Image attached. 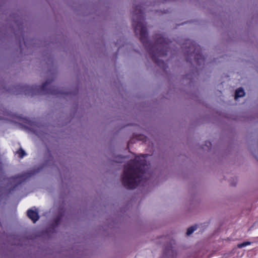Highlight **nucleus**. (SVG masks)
Here are the masks:
<instances>
[{
  "label": "nucleus",
  "instance_id": "f257e3e1",
  "mask_svg": "<svg viewBox=\"0 0 258 258\" xmlns=\"http://www.w3.org/2000/svg\"><path fill=\"white\" fill-rule=\"evenodd\" d=\"M146 160L144 156H138L125 166L122 182L127 188H135L143 179Z\"/></svg>",
  "mask_w": 258,
  "mask_h": 258
},
{
  "label": "nucleus",
  "instance_id": "f03ea898",
  "mask_svg": "<svg viewBox=\"0 0 258 258\" xmlns=\"http://www.w3.org/2000/svg\"><path fill=\"white\" fill-rule=\"evenodd\" d=\"M137 11L133 18V26L137 35H140L141 40L144 43L147 40V32L143 23V16L140 13V8Z\"/></svg>",
  "mask_w": 258,
  "mask_h": 258
},
{
  "label": "nucleus",
  "instance_id": "7ed1b4c3",
  "mask_svg": "<svg viewBox=\"0 0 258 258\" xmlns=\"http://www.w3.org/2000/svg\"><path fill=\"white\" fill-rule=\"evenodd\" d=\"M178 252L176 249L172 248H166L163 253V258H176Z\"/></svg>",
  "mask_w": 258,
  "mask_h": 258
},
{
  "label": "nucleus",
  "instance_id": "20e7f679",
  "mask_svg": "<svg viewBox=\"0 0 258 258\" xmlns=\"http://www.w3.org/2000/svg\"><path fill=\"white\" fill-rule=\"evenodd\" d=\"M27 215L28 217L31 219L34 223L36 222L39 219V216L37 212L32 210H29L27 211Z\"/></svg>",
  "mask_w": 258,
  "mask_h": 258
},
{
  "label": "nucleus",
  "instance_id": "39448f33",
  "mask_svg": "<svg viewBox=\"0 0 258 258\" xmlns=\"http://www.w3.org/2000/svg\"><path fill=\"white\" fill-rule=\"evenodd\" d=\"M49 83L50 82L48 81L44 83L41 88V92H42L43 93L56 94L54 90H52L51 89L47 90L49 87Z\"/></svg>",
  "mask_w": 258,
  "mask_h": 258
},
{
  "label": "nucleus",
  "instance_id": "423d86ee",
  "mask_svg": "<svg viewBox=\"0 0 258 258\" xmlns=\"http://www.w3.org/2000/svg\"><path fill=\"white\" fill-rule=\"evenodd\" d=\"M244 95L245 93L244 90L242 89L239 88L236 90L235 99H237L239 97H243L244 96Z\"/></svg>",
  "mask_w": 258,
  "mask_h": 258
},
{
  "label": "nucleus",
  "instance_id": "0eeeda50",
  "mask_svg": "<svg viewBox=\"0 0 258 258\" xmlns=\"http://www.w3.org/2000/svg\"><path fill=\"white\" fill-rule=\"evenodd\" d=\"M251 152L255 158L258 161V147H253L251 149Z\"/></svg>",
  "mask_w": 258,
  "mask_h": 258
},
{
  "label": "nucleus",
  "instance_id": "6e6552de",
  "mask_svg": "<svg viewBox=\"0 0 258 258\" xmlns=\"http://www.w3.org/2000/svg\"><path fill=\"white\" fill-rule=\"evenodd\" d=\"M250 242H248V241H246V242H244L242 243H240V244H238L237 245V247L238 248H242L243 247H244V246H246L247 245H250Z\"/></svg>",
  "mask_w": 258,
  "mask_h": 258
},
{
  "label": "nucleus",
  "instance_id": "1a4fd4ad",
  "mask_svg": "<svg viewBox=\"0 0 258 258\" xmlns=\"http://www.w3.org/2000/svg\"><path fill=\"white\" fill-rule=\"evenodd\" d=\"M195 228H194V227H190L187 230V232H186V234L187 235H190L191 233H192V232L195 230Z\"/></svg>",
  "mask_w": 258,
  "mask_h": 258
},
{
  "label": "nucleus",
  "instance_id": "9d476101",
  "mask_svg": "<svg viewBox=\"0 0 258 258\" xmlns=\"http://www.w3.org/2000/svg\"><path fill=\"white\" fill-rule=\"evenodd\" d=\"M18 153L19 154V156L21 158L23 157V156L26 155L25 151L22 149H21L20 151L18 152Z\"/></svg>",
  "mask_w": 258,
  "mask_h": 258
},
{
  "label": "nucleus",
  "instance_id": "9b49d317",
  "mask_svg": "<svg viewBox=\"0 0 258 258\" xmlns=\"http://www.w3.org/2000/svg\"><path fill=\"white\" fill-rule=\"evenodd\" d=\"M37 90V89L36 87H35V88H31V90L32 91V92H35L36 90Z\"/></svg>",
  "mask_w": 258,
  "mask_h": 258
},
{
  "label": "nucleus",
  "instance_id": "f8f14e48",
  "mask_svg": "<svg viewBox=\"0 0 258 258\" xmlns=\"http://www.w3.org/2000/svg\"><path fill=\"white\" fill-rule=\"evenodd\" d=\"M57 223H58V221H57V220H56V224H57Z\"/></svg>",
  "mask_w": 258,
  "mask_h": 258
}]
</instances>
